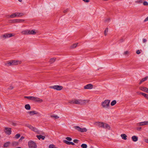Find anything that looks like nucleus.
I'll return each instance as SVG.
<instances>
[{"instance_id":"39","label":"nucleus","mask_w":148,"mask_h":148,"mask_svg":"<svg viewBox=\"0 0 148 148\" xmlns=\"http://www.w3.org/2000/svg\"><path fill=\"white\" fill-rule=\"evenodd\" d=\"M36 34V32L34 30H32L31 31V34Z\"/></svg>"},{"instance_id":"59","label":"nucleus","mask_w":148,"mask_h":148,"mask_svg":"<svg viewBox=\"0 0 148 148\" xmlns=\"http://www.w3.org/2000/svg\"><path fill=\"white\" fill-rule=\"evenodd\" d=\"M146 89L147 90V91L146 92L148 93V88H147Z\"/></svg>"},{"instance_id":"21","label":"nucleus","mask_w":148,"mask_h":148,"mask_svg":"<svg viewBox=\"0 0 148 148\" xmlns=\"http://www.w3.org/2000/svg\"><path fill=\"white\" fill-rule=\"evenodd\" d=\"M148 78V77H145V78L142 79L140 81L139 84H141L143 82L146 80Z\"/></svg>"},{"instance_id":"63","label":"nucleus","mask_w":148,"mask_h":148,"mask_svg":"<svg viewBox=\"0 0 148 148\" xmlns=\"http://www.w3.org/2000/svg\"><path fill=\"white\" fill-rule=\"evenodd\" d=\"M13 125H14V126L16 125V124H15V123H14H14H13Z\"/></svg>"},{"instance_id":"5","label":"nucleus","mask_w":148,"mask_h":148,"mask_svg":"<svg viewBox=\"0 0 148 148\" xmlns=\"http://www.w3.org/2000/svg\"><path fill=\"white\" fill-rule=\"evenodd\" d=\"M4 132L8 135H10L12 133V130L10 128L6 127L4 130Z\"/></svg>"},{"instance_id":"13","label":"nucleus","mask_w":148,"mask_h":148,"mask_svg":"<svg viewBox=\"0 0 148 148\" xmlns=\"http://www.w3.org/2000/svg\"><path fill=\"white\" fill-rule=\"evenodd\" d=\"M13 22L14 23H21L24 21V20L22 19H16L14 20L13 21Z\"/></svg>"},{"instance_id":"43","label":"nucleus","mask_w":148,"mask_h":148,"mask_svg":"<svg viewBox=\"0 0 148 148\" xmlns=\"http://www.w3.org/2000/svg\"><path fill=\"white\" fill-rule=\"evenodd\" d=\"M79 141V140L77 139H74L73 140L74 143H78Z\"/></svg>"},{"instance_id":"24","label":"nucleus","mask_w":148,"mask_h":148,"mask_svg":"<svg viewBox=\"0 0 148 148\" xmlns=\"http://www.w3.org/2000/svg\"><path fill=\"white\" fill-rule=\"evenodd\" d=\"M56 60V58H51L49 60V62L51 64L54 62Z\"/></svg>"},{"instance_id":"4","label":"nucleus","mask_w":148,"mask_h":148,"mask_svg":"<svg viewBox=\"0 0 148 148\" xmlns=\"http://www.w3.org/2000/svg\"><path fill=\"white\" fill-rule=\"evenodd\" d=\"M28 145L29 148H36V144L33 141H29L28 143Z\"/></svg>"},{"instance_id":"18","label":"nucleus","mask_w":148,"mask_h":148,"mask_svg":"<svg viewBox=\"0 0 148 148\" xmlns=\"http://www.w3.org/2000/svg\"><path fill=\"white\" fill-rule=\"evenodd\" d=\"M36 137L39 140H40L41 138L43 140L45 138V137L44 136L41 135H37Z\"/></svg>"},{"instance_id":"44","label":"nucleus","mask_w":148,"mask_h":148,"mask_svg":"<svg viewBox=\"0 0 148 148\" xmlns=\"http://www.w3.org/2000/svg\"><path fill=\"white\" fill-rule=\"evenodd\" d=\"M13 88H14V87L12 86L11 85L8 88V89H10V90H12V89H13Z\"/></svg>"},{"instance_id":"7","label":"nucleus","mask_w":148,"mask_h":148,"mask_svg":"<svg viewBox=\"0 0 148 148\" xmlns=\"http://www.w3.org/2000/svg\"><path fill=\"white\" fill-rule=\"evenodd\" d=\"M14 35V34H6L3 35L2 36V38L3 39H5L6 38L10 37L12 36H13Z\"/></svg>"},{"instance_id":"31","label":"nucleus","mask_w":148,"mask_h":148,"mask_svg":"<svg viewBox=\"0 0 148 148\" xmlns=\"http://www.w3.org/2000/svg\"><path fill=\"white\" fill-rule=\"evenodd\" d=\"M81 147L82 148H86L87 147V145L85 144H83L81 145Z\"/></svg>"},{"instance_id":"3","label":"nucleus","mask_w":148,"mask_h":148,"mask_svg":"<svg viewBox=\"0 0 148 148\" xmlns=\"http://www.w3.org/2000/svg\"><path fill=\"white\" fill-rule=\"evenodd\" d=\"M110 100H106L101 103V106L102 108H108L110 106Z\"/></svg>"},{"instance_id":"45","label":"nucleus","mask_w":148,"mask_h":148,"mask_svg":"<svg viewBox=\"0 0 148 148\" xmlns=\"http://www.w3.org/2000/svg\"><path fill=\"white\" fill-rule=\"evenodd\" d=\"M146 99H148V95L146 94H145L144 96Z\"/></svg>"},{"instance_id":"32","label":"nucleus","mask_w":148,"mask_h":148,"mask_svg":"<svg viewBox=\"0 0 148 148\" xmlns=\"http://www.w3.org/2000/svg\"><path fill=\"white\" fill-rule=\"evenodd\" d=\"M50 116L52 118H54L55 119H58L59 118V116L57 115H52Z\"/></svg>"},{"instance_id":"37","label":"nucleus","mask_w":148,"mask_h":148,"mask_svg":"<svg viewBox=\"0 0 148 148\" xmlns=\"http://www.w3.org/2000/svg\"><path fill=\"white\" fill-rule=\"evenodd\" d=\"M66 139L69 141H71L72 140V138L70 137H66Z\"/></svg>"},{"instance_id":"23","label":"nucleus","mask_w":148,"mask_h":148,"mask_svg":"<svg viewBox=\"0 0 148 148\" xmlns=\"http://www.w3.org/2000/svg\"><path fill=\"white\" fill-rule=\"evenodd\" d=\"M28 30H24L21 32L22 34L23 35H28Z\"/></svg>"},{"instance_id":"58","label":"nucleus","mask_w":148,"mask_h":148,"mask_svg":"<svg viewBox=\"0 0 148 148\" xmlns=\"http://www.w3.org/2000/svg\"><path fill=\"white\" fill-rule=\"evenodd\" d=\"M141 129V127H140L139 128H137V130H140Z\"/></svg>"},{"instance_id":"34","label":"nucleus","mask_w":148,"mask_h":148,"mask_svg":"<svg viewBox=\"0 0 148 148\" xmlns=\"http://www.w3.org/2000/svg\"><path fill=\"white\" fill-rule=\"evenodd\" d=\"M20 136V134H17L15 135V138L16 139H18Z\"/></svg>"},{"instance_id":"35","label":"nucleus","mask_w":148,"mask_h":148,"mask_svg":"<svg viewBox=\"0 0 148 148\" xmlns=\"http://www.w3.org/2000/svg\"><path fill=\"white\" fill-rule=\"evenodd\" d=\"M69 103H71V104H75V99L72 101H69Z\"/></svg>"},{"instance_id":"2","label":"nucleus","mask_w":148,"mask_h":148,"mask_svg":"<svg viewBox=\"0 0 148 148\" xmlns=\"http://www.w3.org/2000/svg\"><path fill=\"white\" fill-rule=\"evenodd\" d=\"M89 101V100H82L81 99H75V104L80 105H84L86 103H88Z\"/></svg>"},{"instance_id":"54","label":"nucleus","mask_w":148,"mask_h":148,"mask_svg":"<svg viewBox=\"0 0 148 148\" xmlns=\"http://www.w3.org/2000/svg\"><path fill=\"white\" fill-rule=\"evenodd\" d=\"M68 11V9H66L65 10H64L63 11V12L64 13H66Z\"/></svg>"},{"instance_id":"57","label":"nucleus","mask_w":148,"mask_h":148,"mask_svg":"<svg viewBox=\"0 0 148 148\" xmlns=\"http://www.w3.org/2000/svg\"><path fill=\"white\" fill-rule=\"evenodd\" d=\"M28 32H29L28 33V34H31V31L29 30H28Z\"/></svg>"},{"instance_id":"53","label":"nucleus","mask_w":148,"mask_h":148,"mask_svg":"<svg viewBox=\"0 0 148 148\" xmlns=\"http://www.w3.org/2000/svg\"><path fill=\"white\" fill-rule=\"evenodd\" d=\"M148 21V16L145 19V20H144V22H146L147 21Z\"/></svg>"},{"instance_id":"8","label":"nucleus","mask_w":148,"mask_h":148,"mask_svg":"<svg viewBox=\"0 0 148 148\" xmlns=\"http://www.w3.org/2000/svg\"><path fill=\"white\" fill-rule=\"evenodd\" d=\"M26 126L29 128L30 129L34 131V132L38 133V129L33 126H32V125H26Z\"/></svg>"},{"instance_id":"46","label":"nucleus","mask_w":148,"mask_h":148,"mask_svg":"<svg viewBox=\"0 0 148 148\" xmlns=\"http://www.w3.org/2000/svg\"><path fill=\"white\" fill-rule=\"evenodd\" d=\"M129 53V52L128 51H125L124 53V54L125 55H126L128 54Z\"/></svg>"},{"instance_id":"42","label":"nucleus","mask_w":148,"mask_h":148,"mask_svg":"<svg viewBox=\"0 0 148 148\" xmlns=\"http://www.w3.org/2000/svg\"><path fill=\"white\" fill-rule=\"evenodd\" d=\"M54 145H54L53 144L50 145H49V148H53L54 147Z\"/></svg>"},{"instance_id":"22","label":"nucleus","mask_w":148,"mask_h":148,"mask_svg":"<svg viewBox=\"0 0 148 148\" xmlns=\"http://www.w3.org/2000/svg\"><path fill=\"white\" fill-rule=\"evenodd\" d=\"M10 144V142L8 141L5 143L4 145V147H6L9 146Z\"/></svg>"},{"instance_id":"17","label":"nucleus","mask_w":148,"mask_h":148,"mask_svg":"<svg viewBox=\"0 0 148 148\" xmlns=\"http://www.w3.org/2000/svg\"><path fill=\"white\" fill-rule=\"evenodd\" d=\"M121 136L122 139L124 140H126L127 139V136L125 134H121Z\"/></svg>"},{"instance_id":"26","label":"nucleus","mask_w":148,"mask_h":148,"mask_svg":"<svg viewBox=\"0 0 148 148\" xmlns=\"http://www.w3.org/2000/svg\"><path fill=\"white\" fill-rule=\"evenodd\" d=\"M110 126L108 124H105V129L109 130L110 129Z\"/></svg>"},{"instance_id":"27","label":"nucleus","mask_w":148,"mask_h":148,"mask_svg":"<svg viewBox=\"0 0 148 148\" xmlns=\"http://www.w3.org/2000/svg\"><path fill=\"white\" fill-rule=\"evenodd\" d=\"M75 129L77 130L78 131H79L80 132H81V130L82 128H81L79 126H75Z\"/></svg>"},{"instance_id":"52","label":"nucleus","mask_w":148,"mask_h":148,"mask_svg":"<svg viewBox=\"0 0 148 148\" xmlns=\"http://www.w3.org/2000/svg\"><path fill=\"white\" fill-rule=\"evenodd\" d=\"M147 40L145 39H143V43H145V42H147Z\"/></svg>"},{"instance_id":"36","label":"nucleus","mask_w":148,"mask_h":148,"mask_svg":"<svg viewBox=\"0 0 148 148\" xmlns=\"http://www.w3.org/2000/svg\"><path fill=\"white\" fill-rule=\"evenodd\" d=\"M87 131V129L85 128H82L81 130V132H86Z\"/></svg>"},{"instance_id":"25","label":"nucleus","mask_w":148,"mask_h":148,"mask_svg":"<svg viewBox=\"0 0 148 148\" xmlns=\"http://www.w3.org/2000/svg\"><path fill=\"white\" fill-rule=\"evenodd\" d=\"M34 97L32 96H25L24 97L25 98H27L29 99L33 100Z\"/></svg>"},{"instance_id":"51","label":"nucleus","mask_w":148,"mask_h":148,"mask_svg":"<svg viewBox=\"0 0 148 148\" xmlns=\"http://www.w3.org/2000/svg\"><path fill=\"white\" fill-rule=\"evenodd\" d=\"M106 124V123H103V127H102V128L105 129V124Z\"/></svg>"},{"instance_id":"20","label":"nucleus","mask_w":148,"mask_h":148,"mask_svg":"<svg viewBox=\"0 0 148 148\" xmlns=\"http://www.w3.org/2000/svg\"><path fill=\"white\" fill-rule=\"evenodd\" d=\"M78 44V43H75L73 44L70 46V47L71 49L77 47Z\"/></svg>"},{"instance_id":"64","label":"nucleus","mask_w":148,"mask_h":148,"mask_svg":"<svg viewBox=\"0 0 148 148\" xmlns=\"http://www.w3.org/2000/svg\"><path fill=\"white\" fill-rule=\"evenodd\" d=\"M18 148H21V147H18Z\"/></svg>"},{"instance_id":"6","label":"nucleus","mask_w":148,"mask_h":148,"mask_svg":"<svg viewBox=\"0 0 148 148\" xmlns=\"http://www.w3.org/2000/svg\"><path fill=\"white\" fill-rule=\"evenodd\" d=\"M50 88L58 90H61L63 88L62 86L59 85H55L52 86L50 87Z\"/></svg>"},{"instance_id":"62","label":"nucleus","mask_w":148,"mask_h":148,"mask_svg":"<svg viewBox=\"0 0 148 148\" xmlns=\"http://www.w3.org/2000/svg\"><path fill=\"white\" fill-rule=\"evenodd\" d=\"M53 148H58L57 147H56L55 145H54V146Z\"/></svg>"},{"instance_id":"50","label":"nucleus","mask_w":148,"mask_h":148,"mask_svg":"<svg viewBox=\"0 0 148 148\" xmlns=\"http://www.w3.org/2000/svg\"><path fill=\"white\" fill-rule=\"evenodd\" d=\"M110 20V18H107V19H106V20H105V22H107L108 21Z\"/></svg>"},{"instance_id":"56","label":"nucleus","mask_w":148,"mask_h":148,"mask_svg":"<svg viewBox=\"0 0 148 148\" xmlns=\"http://www.w3.org/2000/svg\"><path fill=\"white\" fill-rule=\"evenodd\" d=\"M24 138V137L23 136H22L21 137L20 140H22Z\"/></svg>"},{"instance_id":"61","label":"nucleus","mask_w":148,"mask_h":148,"mask_svg":"<svg viewBox=\"0 0 148 148\" xmlns=\"http://www.w3.org/2000/svg\"><path fill=\"white\" fill-rule=\"evenodd\" d=\"M147 91V89H145V91H144V92H146V91Z\"/></svg>"},{"instance_id":"15","label":"nucleus","mask_w":148,"mask_h":148,"mask_svg":"<svg viewBox=\"0 0 148 148\" xmlns=\"http://www.w3.org/2000/svg\"><path fill=\"white\" fill-rule=\"evenodd\" d=\"M139 125L142 126L145 125H148V121H145L144 122H141L139 123Z\"/></svg>"},{"instance_id":"1","label":"nucleus","mask_w":148,"mask_h":148,"mask_svg":"<svg viewBox=\"0 0 148 148\" xmlns=\"http://www.w3.org/2000/svg\"><path fill=\"white\" fill-rule=\"evenodd\" d=\"M21 61L18 60H11L8 61L5 63V65L9 66H11L17 65L18 64H20Z\"/></svg>"},{"instance_id":"55","label":"nucleus","mask_w":148,"mask_h":148,"mask_svg":"<svg viewBox=\"0 0 148 148\" xmlns=\"http://www.w3.org/2000/svg\"><path fill=\"white\" fill-rule=\"evenodd\" d=\"M145 142L148 143V139H145Z\"/></svg>"},{"instance_id":"47","label":"nucleus","mask_w":148,"mask_h":148,"mask_svg":"<svg viewBox=\"0 0 148 148\" xmlns=\"http://www.w3.org/2000/svg\"><path fill=\"white\" fill-rule=\"evenodd\" d=\"M138 94H141L142 95H143V96H144V95L145 93H143V92H138Z\"/></svg>"},{"instance_id":"48","label":"nucleus","mask_w":148,"mask_h":148,"mask_svg":"<svg viewBox=\"0 0 148 148\" xmlns=\"http://www.w3.org/2000/svg\"><path fill=\"white\" fill-rule=\"evenodd\" d=\"M136 53L137 54H139L140 53V52L139 50H138L136 51Z\"/></svg>"},{"instance_id":"29","label":"nucleus","mask_w":148,"mask_h":148,"mask_svg":"<svg viewBox=\"0 0 148 148\" xmlns=\"http://www.w3.org/2000/svg\"><path fill=\"white\" fill-rule=\"evenodd\" d=\"M17 16L16 13H14L13 14L11 15L10 16V17L11 18H13Z\"/></svg>"},{"instance_id":"14","label":"nucleus","mask_w":148,"mask_h":148,"mask_svg":"<svg viewBox=\"0 0 148 148\" xmlns=\"http://www.w3.org/2000/svg\"><path fill=\"white\" fill-rule=\"evenodd\" d=\"M63 142L64 143H65L67 145H75V143H73L72 142L66 140H64Z\"/></svg>"},{"instance_id":"12","label":"nucleus","mask_w":148,"mask_h":148,"mask_svg":"<svg viewBox=\"0 0 148 148\" xmlns=\"http://www.w3.org/2000/svg\"><path fill=\"white\" fill-rule=\"evenodd\" d=\"M33 101H34L36 102H39L40 103H41L43 102V100L42 99H41L39 98L34 97Z\"/></svg>"},{"instance_id":"10","label":"nucleus","mask_w":148,"mask_h":148,"mask_svg":"<svg viewBox=\"0 0 148 148\" xmlns=\"http://www.w3.org/2000/svg\"><path fill=\"white\" fill-rule=\"evenodd\" d=\"M27 113L31 116H32L34 114H39V113L38 112H36V111L35 110L28 111L27 112Z\"/></svg>"},{"instance_id":"19","label":"nucleus","mask_w":148,"mask_h":148,"mask_svg":"<svg viewBox=\"0 0 148 148\" xmlns=\"http://www.w3.org/2000/svg\"><path fill=\"white\" fill-rule=\"evenodd\" d=\"M25 108L27 110H29L31 109V107L29 104H27L25 105Z\"/></svg>"},{"instance_id":"33","label":"nucleus","mask_w":148,"mask_h":148,"mask_svg":"<svg viewBox=\"0 0 148 148\" xmlns=\"http://www.w3.org/2000/svg\"><path fill=\"white\" fill-rule=\"evenodd\" d=\"M108 32V28H107L106 29L105 31H104V35L105 36H106L107 35V33Z\"/></svg>"},{"instance_id":"41","label":"nucleus","mask_w":148,"mask_h":148,"mask_svg":"<svg viewBox=\"0 0 148 148\" xmlns=\"http://www.w3.org/2000/svg\"><path fill=\"white\" fill-rule=\"evenodd\" d=\"M143 4L144 5H148V3L146 1H144L143 3Z\"/></svg>"},{"instance_id":"49","label":"nucleus","mask_w":148,"mask_h":148,"mask_svg":"<svg viewBox=\"0 0 148 148\" xmlns=\"http://www.w3.org/2000/svg\"><path fill=\"white\" fill-rule=\"evenodd\" d=\"M85 2H89L90 1V0H82Z\"/></svg>"},{"instance_id":"60","label":"nucleus","mask_w":148,"mask_h":148,"mask_svg":"<svg viewBox=\"0 0 148 148\" xmlns=\"http://www.w3.org/2000/svg\"><path fill=\"white\" fill-rule=\"evenodd\" d=\"M18 1L20 2H21L22 1V0H18Z\"/></svg>"},{"instance_id":"16","label":"nucleus","mask_w":148,"mask_h":148,"mask_svg":"<svg viewBox=\"0 0 148 148\" xmlns=\"http://www.w3.org/2000/svg\"><path fill=\"white\" fill-rule=\"evenodd\" d=\"M132 138L134 142H136L138 140V137L136 136H133L132 137Z\"/></svg>"},{"instance_id":"11","label":"nucleus","mask_w":148,"mask_h":148,"mask_svg":"<svg viewBox=\"0 0 148 148\" xmlns=\"http://www.w3.org/2000/svg\"><path fill=\"white\" fill-rule=\"evenodd\" d=\"M95 124L100 127L102 128V127H103V122H95Z\"/></svg>"},{"instance_id":"9","label":"nucleus","mask_w":148,"mask_h":148,"mask_svg":"<svg viewBox=\"0 0 148 148\" xmlns=\"http://www.w3.org/2000/svg\"><path fill=\"white\" fill-rule=\"evenodd\" d=\"M93 88V85L90 84H87L84 87V88L85 89H92Z\"/></svg>"},{"instance_id":"38","label":"nucleus","mask_w":148,"mask_h":148,"mask_svg":"<svg viewBox=\"0 0 148 148\" xmlns=\"http://www.w3.org/2000/svg\"><path fill=\"white\" fill-rule=\"evenodd\" d=\"M16 14L17 15V16H22L23 15V13H16Z\"/></svg>"},{"instance_id":"40","label":"nucleus","mask_w":148,"mask_h":148,"mask_svg":"<svg viewBox=\"0 0 148 148\" xmlns=\"http://www.w3.org/2000/svg\"><path fill=\"white\" fill-rule=\"evenodd\" d=\"M143 0H140L139 1H136V2L138 3H143Z\"/></svg>"},{"instance_id":"28","label":"nucleus","mask_w":148,"mask_h":148,"mask_svg":"<svg viewBox=\"0 0 148 148\" xmlns=\"http://www.w3.org/2000/svg\"><path fill=\"white\" fill-rule=\"evenodd\" d=\"M116 101L115 100H114L112 101L111 103V105L112 106H113L116 103Z\"/></svg>"},{"instance_id":"30","label":"nucleus","mask_w":148,"mask_h":148,"mask_svg":"<svg viewBox=\"0 0 148 148\" xmlns=\"http://www.w3.org/2000/svg\"><path fill=\"white\" fill-rule=\"evenodd\" d=\"M147 87H144L141 86L139 87V89L141 90L144 91H145V89H146Z\"/></svg>"}]
</instances>
